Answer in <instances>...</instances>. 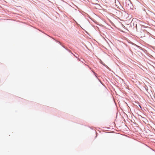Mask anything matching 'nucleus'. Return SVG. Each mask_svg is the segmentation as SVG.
Here are the masks:
<instances>
[{
    "instance_id": "423d86ee",
    "label": "nucleus",
    "mask_w": 155,
    "mask_h": 155,
    "mask_svg": "<svg viewBox=\"0 0 155 155\" xmlns=\"http://www.w3.org/2000/svg\"><path fill=\"white\" fill-rule=\"evenodd\" d=\"M145 11L146 12L147 14L148 12H150L148 10H147V11L145 10Z\"/></svg>"
},
{
    "instance_id": "f257e3e1",
    "label": "nucleus",
    "mask_w": 155,
    "mask_h": 155,
    "mask_svg": "<svg viewBox=\"0 0 155 155\" xmlns=\"http://www.w3.org/2000/svg\"><path fill=\"white\" fill-rule=\"evenodd\" d=\"M134 28H135L137 30V26H140V25L138 23L137 24V22H135L134 23H133Z\"/></svg>"
},
{
    "instance_id": "6e6552de",
    "label": "nucleus",
    "mask_w": 155,
    "mask_h": 155,
    "mask_svg": "<svg viewBox=\"0 0 155 155\" xmlns=\"http://www.w3.org/2000/svg\"><path fill=\"white\" fill-rule=\"evenodd\" d=\"M57 41V42H58L61 45V44L60 41Z\"/></svg>"
},
{
    "instance_id": "7ed1b4c3",
    "label": "nucleus",
    "mask_w": 155,
    "mask_h": 155,
    "mask_svg": "<svg viewBox=\"0 0 155 155\" xmlns=\"http://www.w3.org/2000/svg\"><path fill=\"white\" fill-rule=\"evenodd\" d=\"M128 5L130 6V9H132L133 8V6L131 2H130V3L128 4Z\"/></svg>"
},
{
    "instance_id": "39448f33",
    "label": "nucleus",
    "mask_w": 155,
    "mask_h": 155,
    "mask_svg": "<svg viewBox=\"0 0 155 155\" xmlns=\"http://www.w3.org/2000/svg\"><path fill=\"white\" fill-rule=\"evenodd\" d=\"M98 80L100 82V83L102 84L103 85H103V83L101 82V80L99 79L98 78Z\"/></svg>"
},
{
    "instance_id": "9d476101",
    "label": "nucleus",
    "mask_w": 155,
    "mask_h": 155,
    "mask_svg": "<svg viewBox=\"0 0 155 155\" xmlns=\"http://www.w3.org/2000/svg\"><path fill=\"white\" fill-rule=\"evenodd\" d=\"M153 109V110L155 111V110L154 109Z\"/></svg>"
},
{
    "instance_id": "1a4fd4ad",
    "label": "nucleus",
    "mask_w": 155,
    "mask_h": 155,
    "mask_svg": "<svg viewBox=\"0 0 155 155\" xmlns=\"http://www.w3.org/2000/svg\"><path fill=\"white\" fill-rule=\"evenodd\" d=\"M62 46L65 49H66L65 47L64 46L62 45Z\"/></svg>"
},
{
    "instance_id": "20e7f679",
    "label": "nucleus",
    "mask_w": 155,
    "mask_h": 155,
    "mask_svg": "<svg viewBox=\"0 0 155 155\" xmlns=\"http://www.w3.org/2000/svg\"><path fill=\"white\" fill-rule=\"evenodd\" d=\"M93 73H94V74L95 75L96 77L98 79V78L97 77V74L94 72L93 71Z\"/></svg>"
},
{
    "instance_id": "f03ea898",
    "label": "nucleus",
    "mask_w": 155,
    "mask_h": 155,
    "mask_svg": "<svg viewBox=\"0 0 155 155\" xmlns=\"http://www.w3.org/2000/svg\"><path fill=\"white\" fill-rule=\"evenodd\" d=\"M100 62L101 64H102L105 67L107 68H108V67L107 65H106L104 63H103V62L101 60H100Z\"/></svg>"
},
{
    "instance_id": "0eeeda50",
    "label": "nucleus",
    "mask_w": 155,
    "mask_h": 155,
    "mask_svg": "<svg viewBox=\"0 0 155 155\" xmlns=\"http://www.w3.org/2000/svg\"><path fill=\"white\" fill-rule=\"evenodd\" d=\"M137 104H138V106L141 108V109H142V107L139 104V103H137Z\"/></svg>"
}]
</instances>
